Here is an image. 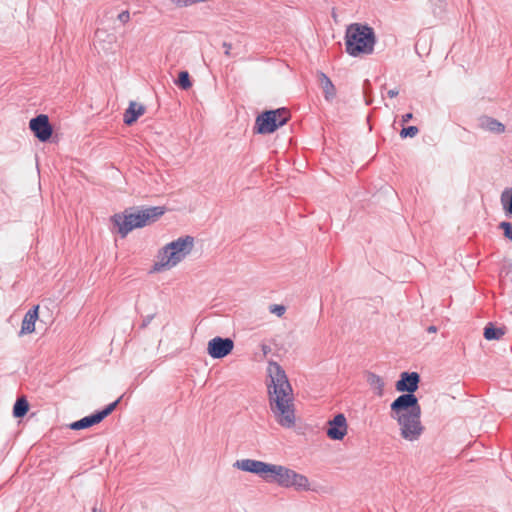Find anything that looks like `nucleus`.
Listing matches in <instances>:
<instances>
[{
  "label": "nucleus",
  "instance_id": "f257e3e1",
  "mask_svg": "<svg viewBox=\"0 0 512 512\" xmlns=\"http://www.w3.org/2000/svg\"><path fill=\"white\" fill-rule=\"evenodd\" d=\"M420 375L417 372H402L395 388L402 394L390 405V417L400 426L401 436L408 441L418 440L423 433L421 406L414 394L419 388Z\"/></svg>",
  "mask_w": 512,
  "mask_h": 512
},
{
  "label": "nucleus",
  "instance_id": "f03ea898",
  "mask_svg": "<svg viewBox=\"0 0 512 512\" xmlns=\"http://www.w3.org/2000/svg\"><path fill=\"white\" fill-rule=\"evenodd\" d=\"M268 373L271 380L268 384L271 411L279 425L291 428L295 425L291 384L284 369L277 362H269Z\"/></svg>",
  "mask_w": 512,
  "mask_h": 512
},
{
  "label": "nucleus",
  "instance_id": "7ed1b4c3",
  "mask_svg": "<svg viewBox=\"0 0 512 512\" xmlns=\"http://www.w3.org/2000/svg\"><path fill=\"white\" fill-rule=\"evenodd\" d=\"M376 43L374 29L367 24H350L345 33L346 52L352 57L371 54Z\"/></svg>",
  "mask_w": 512,
  "mask_h": 512
},
{
  "label": "nucleus",
  "instance_id": "20e7f679",
  "mask_svg": "<svg viewBox=\"0 0 512 512\" xmlns=\"http://www.w3.org/2000/svg\"><path fill=\"white\" fill-rule=\"evenodd\" d=\"M194 247V238L192 236L180 237L166 244L158 254V262L154 264V270L161 271L169 269L180 263L189 255Z\"/></svg>",
  "mask_w": 512,
  "mask_h": 512
},
{
  "label": "nucleus",
  "instance_id": "39448f33",
  "mask_svg": "<svg viewBox=\"0 0 512 512\" xmlns=\"http://www.w3.org/2000/svg\"><path fill=\"white\" fill-rule=\"evenodd\" d=\"M289 118L290 114L286 108L266 110L256 117L254 132L261 135L274 133L284 126Z\"/></svg>",
  "mask_w": 512,
  "mask_h": 512
},
{
  "label": "nucleus",
  "instance_id": "423d86ee",
  "mask_svg": "<svg viewBox=\"0 0 512 512\" xmlns=\"http://www.w3.org/2000/svg\"><path fill=\"white\" fill-rule=\"evenodd\" d=\"M112 223L118 228V233L122 238L136 228L144 227V220L139 207L126 209L123 213L112 216Z\"/></svg>",
  "mask_w": 512,
  "mask_h": 512
},
{
  "label": "nucleus",
  "instance_id": "0eeeda50",
  "mask_svg": "<svg viewBox=\"0 0 512 512\" xmlns=\"http://www.w3.org/2000/svg\"><path fill=\"white\" fill-rule=\"evenodd\" d=\"M121 400V397L115 400L114 402L108 404L106 407H104L102 410L95 411L94 413L85 416L81 418L80 420L72 422L69 427L72 430H81L86 429L89 427H92L93 425H96L100 423L102 420H104L107 416H109L118 406L119 402Z\"/></svg>",
  "mask_w": 512,
  "mask_h": 512
},
{
  "label": "nucleus",
  "instance_id": "6e6552de",
  "mask_svg": "<svg viewBox=\"0 0 512 512\" xmlns=\"http://www.w3.org/2000/svg\"><path fill=\"white\" fill-rule=\"evenodd\" d=\"M279 486L284 488L293 487L298 491L310 490V483L308 478L296 471L284 466V470L281 473Z\"/></svg>",
  "mask_w": 512,
  "mask_h": 512
},
{
  "label": "nucleus",
  "instance_id": "1a4fd4ad",
  "mask_svg": "<svg viewBox=\"0 0 512 512\" xmlns=\"http://www.w3.org/2000/svg\"><path fill=\"white\" fill-rule=\"evenodd\" d=\"M29 128L40 142H47L53 134V127L46 114L33 117L29 121Z\"/></svg>",
  "mask_w": 512,
  "mask_h": 512
},
{
  "label": "nucleus",
  "instance_id": "9d476101",
  "mask_svg": "<svg viewBox=\"0 0 512 512\" xmlns=\"http://www.w3.org/2000/svg\"><path fill=\"white\" fill-rule=\"evenodd\" d=\"M234 348V341L229 337L216 336L208 341L207 353L213 359H222Z\"/></svg>",
  "mask_w": 512,
  "mask_h": 512
},
{
  "label": "nucleus",
  "instance_id": "9b49d317",
  "mask_svg": "<svg viewBox=\"0 0 512 512\" xmlns=\"http://www.w3.org/2000/svg\"><path fill=\"white\" fill-rule=\"evenodd\" d=\"M326 434L331 440H342L347 434V420L343 413L336 414L327 422Z\"/></svg>",
  "mask_w": 512,
  "mask_h": 512
},
{
  "label": "nucleus",
  "instance_id": "f8f14e48",
  "mask_svg": "<svg viewBox=\"0 0 512 512\" xmlns=\"http://www.w3.org/2000/svg\"><path fill=\"white\" fill-rule=\"evenodd\" d=\"M269 465L270 463L260 460L241 459L237 460L233 466L239 470L255 474L263 479L264 475L268 471Z\"/></svg>",
  "mask_w": 512,
  "mask_h": 512
},
{
  "label": "nucleus",
  "instance_id": "ddd939ff",
  "mask_svg": "<svg viewBox=\"0 0 512 512\" xmlns=\"http://www.w3.org/2000/svg\"><path fill=\"white\" fill-rule=\"evenodd\" d=\"M38 310L39 306L35 305L26 312L19 335L30 334L35 331V323L38 319Z\"/></svg>",
  "mask_w": 512,
  "mask_h": 512
},
{
  "label": "nucleus",
  "instance_id": "4468645a",
  "mask_svg": "<svg viewBox=\"0 0 512 512\" xmlns=\"http://www.w3.org/2000/svg\"><path fill=\"white\" fill-rule=\"evenodd\" d=\"M142 219L144 220V227L157 221L164 213L165 208L161 206H151L140 208Z\"/></svg>",
  "mask_w": 512,
  "mask_h": 512
},
{
  "label": "nucleus",
  "instance_id": "2eb2a0df",
  "mask_svg": "<svg viewBox=\"0 0 512 512\" xmlns=\"http://www.w3.org/2000/svg\"><path fill=\"white\" fill-rule=\"evenodd\" d=\"M145 112V107L143 105H137L136 102H130L129 107L124 113L123 122L126 125H132L135 123L138 118L143 115Z\"/></svg>",
  "mask_w": 512,
  "mask_h": 512
},
{
  "label": "nucleus",
  "instance_id": "dca6fc26",
  "mask_svg": "<svg viewBox=\"0 0 512 512\" xmlns=\"http://www.w3.org/2000/svg\"><path fill=\"white\" fill-rule=\"evenodd\" d=\"M318 79L327 101L332 100L336 95V88L330 78L323 72L318 73Z\"/></svg>",
  "mask_w": 512,
  "mask_h": 512
},
{
  "label": "nucleus",
  "instance_id": "f3484780",
  "mask_svg": "<svg viewBox=\"0 0 512 512\" xmlns=\"http://www.w3.org/2000/svg\"><path fill=\"white\" fill-rule=\"evenodd\" d=\"M480 127L483 130L497 133V134L503 133L505 131L504 124H502L501 122H499L498 120H496L494 118L487 117V116L482 117L480 119Z\"/></svg>",
  "mask_w": 512,
  "mask_h": 512
},
{
  "label": "nucleus",
  "instance_id": "a211bd4d",
  "mask_svg": "<svg viewBox=\"0 0 512 512\" xmlns=\"http://www.w3.org/2000/svg\"><path fill=\"white\" fill-rule=\"evenodd\" d=\"M366 381L370 387L375 390L377 396L381 397L383 395L385 384L379 375L373 372H367Z\"/></svg>",
  "mask_w": 512,
  "mask_h": 512
},
{
  "label": "nucleus",
  "instance_id": "6ab92c4d",
  "mask_svg": "<svg viewBox=\"0 0 512 512\" xmlns=\"http://www.w3.org/2000/svg\"><path fill=\"white\" fill-rule=\"evenodd\" d=\"M283 470V465L270 463L268 471L264 475L263 480H265L267 483H276L277 485H279L281 473L283 472Z\"/></svg>",
  "mask_w": 512,
  "mask_h": 512
},
{
  "label": "nucleus",
  "instance_id": "aec40b11",
  "mask_svg": "<svg viewBox=\"0 0 512 512\" xmlns=\"http://www.w3.org/2000/svg\"><path fill=\"white\" fill-rule=\"evenodd\" d=\"M505 334L504 327H497L492 322L487 323L484 328V338L486 340H499Z\"/></svg>",
  "mask_w": 512,
  "mask_h": 512
},
{
  "label": "nucleus",
  "instance_id": "412c9836",
  "mask_svg": "<svg viewBox=\"0 0 512 512\" xmlns=\"http://www.w3.org/2000/svg\"><path fill=\"white\" fill-rule=\"evenodd\" d=\"M500 202L505 216L512 218V187L506 188L500 196Z\"/></svg>",
  "mask_w": 512,
  "mask_h": 512
},
{
  "label": "nucleus",
  "instance_id": "4be33fe9",
  "mask_svg": "<svg viewBox=\"0 0 512 512\" xmlns=\"http://www.w3.org/2000/svg\"><path fill=\"white\" fill-rule=\"evenodd\" d=\"M29 410V403L25 397L18 398L13 406V416L15 418L24 417Z\"/></svg>",
  "mask_w": 512,
  "mask_h": 512
},
{
  "label": "nucleus",
  "instance_id": "5701e85b",
  "mask_svg": "<svg viewBox=\"0 0 512 512\" xmlns=\"http://www.w3.org/2000/svg\"><path fill=\"white\" fill-rule=\"evenodd\" d=\"M174 82L179 88L183 90H187L192 86L190 75L186 70L180 71L177 79Z\"/></svg>",
  "mask_w": 512,
  "mask_h": 512
},
{
  "label": "nucleus",
  "instance_id": "b1692460",
  "mask_svg": "<svg viewBox=\"0 0 512 512\" xmlns=\"http://www.w3.org/2000/svg\"><path fill=\"white\" fill-rule=\"evenodd\" d=\"M419 132V129L417 126H407L403 127L400 131V137L401 138H413L415 137Z\"/></svg>",
  "mask_w": 512,
  "mask_h": 512
},
{
  "label": "nucleus",
  "instance_id": "393cba45",
  "mask_svg": "<svg viewBox=\"0 0 512 512\" xmlns=\"http://www.w3.org/2000/svg\"><path fill=\"white\" fill-rule=\"evenodd\" d=\"M499 229L503 231L504 236L512 241V223L503 221L499 224Z\"/></svg>",
  "mask_w": 512,
  "mask_h": 512
},
{
  "label": "nucleus",
  "instance_id": "a878e982",
  "mask_svg": "<svg viewBox=\"0 0 512 512\" xmlns=\"http://www.w3.org/2000/svg\"><path fill=\"white\" fill-rule=\"evenodd\" d=\"M285 311H286V308L283 305H277V304L270 305V312L276 314L279 317H281L285 313Z\"/></svg>",
  "mask_w": 512,
  "mask_h": 512
},
{
  "label": "nucleus",
  "instance_id": "bb28decb",
  "mask_svg": "<svg viewBox=\"0 0 512 512\" xmlns=\"http://www.w3.org/2000/svg\"><path fill=\"white\" fill-rule=\"evenodd\" d=\"M177 7H188L197 3V0H171Z\"/></svg>",
  "mask_w": 512,
  "mask_h": 512
},
{
  "label": "nucleus",
  "instance_id": "cd10ccee",
  "mask_svg": "<svg viewBox=\"0 0 512 512\" xmlns=\"http://www.w3.org/2000/svg\"><path fill=\"white\" fill-rule=\"evenodd\" d=\"M118 20L120 22H122L123 24L127 23L129 20H130V13L129 11L125 10V11H122L119 15H118Z\"/></svg>",
  "mask_w": 512,
  "mask_h": 512
},
{
  "label": "nucleus",
  "instance_id": "c85d7f7f",
  "mask_svg": "<svg viewBox=\"0 0 512 512\" xmlns=\"http://www.w3.org/2000/svg\"><path fill=\"white\" fill-rule=\"evenodd\" d=\"M154 317H155V314H150V315L145 316L140 325V328H142V329L146 328L151 323V321L153 320Z\"/></svg>",
  "mask_w": 512,
  "mask_h": 512
},
{
  "label": "nucleus",
  "instance_id": "c756f323",
  "mask_svg": "<svg viewBox=\"0 0 512 512\" xmlns=\"http://www.w3.org/2000/svg\"><path fill=\"white\" fill-rule=\"evenodd\" d=\"M412 119H413V114L411 112H408V113H405L404 115H402L401 122H402V124H405Z\"/></svg>",
  "mask_w": 512,
  "mask_h": 512
},
{
  "label": "nucleus",
  "instance_id": "7c9ffc66",
  "mask_svg": "<svg viewBox=\"0 0 512 512\" xmlns=\"http://www.w3.org/2000/svg\"><path fill=\"white\" fill-rule=\"evenodd\" d=\"M398 94H399V90H398V89H396V88H395V89H390V90H388V91H387V95H388V97H390V98H394V97H396Z\"/></svg>",
  "mask_w": 512,
  "mask_h": 512
},
{
  "label": "nucleus",
  "instance_id": "2f4dec72",
  "mask_svg": "<svg viewBox=\"0 0 512 512\" xmlns=\"http://www.w3.org/2000/svg\"><path fill=\"white\" fill-rule=\"evenodd\" d=\"M437 331V327L434 325H431L427 328V332L429 333H435Z\"/></svg>",
  "mask_w": 512,
  "mask_h": 512
},
{
  "label": "nucleus",
  "instance_id": "473e14b6",
  "mask_svg": "<svg viewBox=\"0 0 512 512\" xmlns=\"http://www.w3.org/2000/svg\"><path fill=\"white\" fill-rule=\"evenodd\" d=\"M432 3H434L435 5H437L438 3H441L442 0H430Z\"/></svg>",
  "mask_w": 512,
  "mask_h": 512
}]
</instances>
